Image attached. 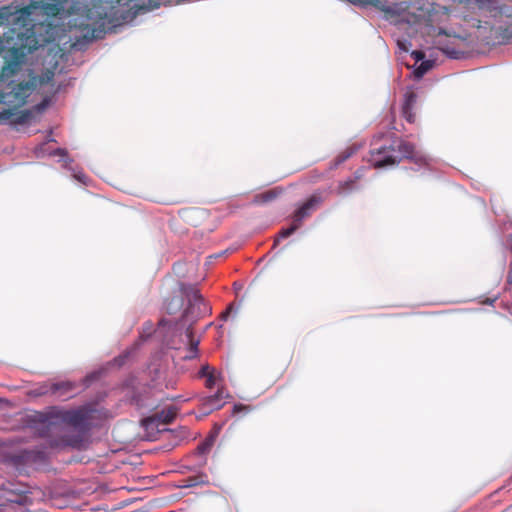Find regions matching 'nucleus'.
<instances>
[{"mask_svg":"<svg viewBox=\"0 0 512 512\" xmlns=\"http://www.w3.org/2000/svg\"><path fill=\"white\" fill-rule=\"evenodd\" d=\"M178 4L177 0H91L87 3L68 0H49L32 2L29 15L19 23L16 42L4 56L0 71V81L16 75L26 61V56L39 47L55 40L56 27L51 22H35L32 16L39 11L48 17H55L67 11L69 31H75L76 41L72 48L81 49L86 43L101 39L105 33L124 23L131 22L141 12L166 4Z\"/></svg>","mask_w":512,"mask_h":512,"instance_id":"nucleus-1","label":"nucleus"},{"mask_svg":"<svg viewBox=\"0 0 512 512\" xmlns=\"http://www.w3.org/2000/svg\"><path fill=\"white\" fill-rule=\"evenodd\" d=\"M354 154V149L352 147H349L342 151L336 158H335V164L339 165L343 162H345L347 159H349Z\"/></svg>","mask_w":512,"mask_h":512,"instance_id":"nucleus-20","label":"nucleus"},{"mask_svg":"<svg viewBox=\"0 0 512 512\" xmlns=\"http://www.w3.org/2000/svg\"><path fill=\"white\" fill-rule=\"evenodd\" d=\"M179 201L178 200H171V201H166L165 203L166 204H173V203H178Z\"/></svg>","mask_w":512,"mask_h":512,"instance_id":"nucleus-31","label":"nucleus"},{"mask_svg":"<svg viewBox=\"0 0 512 512\" xmlns=\"http://www.w3.org/2000/svg\"><path fill=\"white\" fill-rule=\"evenodd\" d=\"M183 306V299L180 296H173L166 302L165 310L172 315L177 313Z\"/></svg>","mask_w":512,"mask_h":512,"instance_id":"nucleus-16","label":"nucleus"},{"mask_svg":"<svg viewBox=\"0 0 512 512\" xmlns=\"http://www.w3.org/2000/svg\"><path fill=\"white\" fill-rule=\"evenodd\" d=\"M506 281L509 285H512V262L510 263V266H509Z\"/></svg>","mask_w":512,"mask_h":512,"instance_id":"nucleus-27","label":"nucleus"},{"mask_svg":"<svg viewBox=\"0 0 512 512\" xmlns=\"http://www.w3.org/2000/svg\"><path fill=\"white\" fill-rule=\"evenodd\" d=\"M75 385L69 381L53 383L50 386V392L60 397H70L69 394L74 390Z\"/></svg>","mask_w":512,"mask_h":512,"instance_id":"nucleus-14","label":"nucleus"},{"mask_svg":"<svg viewBox=\"0 0 512 512\" xmlns=\"http://www.w3.org/2000/svg\"><path fill=\"white\" fill-rule=\"evenodd\" d=\"M216 383V376L214 373H209V375L206 376V382L205 386L209 389H212Z\"/></svg>","mask_w":512,"mask_h":512,"instance_id":"nucleus-24","label":"nucleus"},{"mask_svg":"<svg viewBox=\"0 0 512 512\" xmlns=\"http://www.w3.org/2000/svg\"><path fill=\"white\" fill-rule=\"evenodd\" d=\"M180 292L188 301V305L179 322V325L186 329V335L190 341L189 353L184 358L192 359L196 357L198 341H194L191 327L199 318L210 314L211 308L205 302L196 286L182 283L180 285Z\"/></svg>","mask_w":512,"mask_h":512,"instance_id":"nucleus-4","label":"nucleus"},{"mask_svg":"<svg viewBox=\"0 0 512 512\" xmlns=\"http://www.w3.org/2000/svg\"><path fill=\"white\" fill-rule=\"evenodd\" d=\"M323 202L320 194L311 195L293 214V221L301 227L304 219L309 217L311 213Z\"/></svg>","mask_w":512,"mask_h":512,"instance_id":"nucleus-9","label":"nucleus"},{"mask_svg":"<svg viewBox=\"0 0 512 512\" xmlns=\"http://www.w3.org/2000/svg\"><path fill=\"white\" fill-rule=\"evenodd\" d=\"M209 373H214V370H210L209 365L202 366V368L199 372L201 377H206L207 375H209Z\"/></svg>","mask_w":512,"mask_h":512,"instance_id":"nucleus-26","label":"nucleus"},{"mask_svg":"<svg viewBox=\"0 0 512 512\" xmlns=\"http://www.w3.org/2000/svg\"><path fill=\"white\" fill-rule=\"evenodd\" d=\"M208 483H209L208 476L206 474L200 473V474L189 476V477H186L185 479H183L181 487L190 488V487H195V486L204 485V484H208Z\"/></svg>","mask_w":512,"mask_h":512,"instance_id":"nucleus-15","label":"nucleus"},{"mask_svg":"<svg viewBox=\"0 0 512 512\" xmlns=\"http://www.w3.org/2000/svg\"><path fill=\"white\" fill-rule=\"evenodd\" d=\"M511 251H512V245H511Z\"/></svg>","mask_w":512,"mask_h":512,"instance_id":"nucleus-33","label":"nucleus"},{"mask_svg":"<svg viewBox=\"0 0 512 512\" xmlns=\"http://www.w3.org/2000/svg\"><path fill=\"white\" fill-rule=\"evenodd\" d=\"M5 47L2 37H0V55L3 53Z\"/></svg>","mask_w":512,"mask_h":512,"instance_id":"nucleus-30","label":"nucleus"},{"mask_svg":"<svg viewBox=\"0 0 512 512\" xmlns=\"http://www.w3.org/2000/svg\"><path fill=\"white\" fill-rule=\"evenodd\" d=\"M496 38L500 43L512 42V26L500 27L497 31Z\"/></svg>","mask_w":512,"mask_h":512,"instance_id":"nucleus-18","label":"nucleus"},{"mask_svg":"<svg viewBox=\"0 0 512 512\" xmlns=\"http://www.w3.org/2000/svg\"><path fill=\"white\" fill-rule=\"evenodd\" d=\"M31 86L28 82H20L12 91L9 93H0V104L8 103L14 106V110L17 107H21L26 103V98L29 96Z\"/></svg>","mask_w":512,"mask_h":512,"instance_id":"nucleus-7","label":"nucleus"},{"mask_svg":"<svg viewBox=\"0 0 512 512\" xmlns=\"http://www.w3.org/2000/svg\"><path fill=\"white\" fill-rule=\"evenodd\" d=\"M454 2L467 7L474 5L481 13L492 18L506 13V7L500 0H454Z\"/></svg>","mask_w":512,"mask_h":512,"instance_id":"nucleus-6","label":"nucleus"},{"mask_svg":"<svg viewBox=\"0 0 512 512\" xmlns=\"http://www.w3.org/2000/svg\"><path fill=\"white\" fill-rule=\"evenodd\" d=\"M200 410L208 415L213 411L221 409L225 404V395L223 389H218V391L211 396H206L201 398Z\"/></svg>","mask_w":512,"mask_h":512,"instance_id":"nucleus-11","label":"nucleus"},{"mask_svg":"<svg viewBox=\"0 0 512 512\" xmlns=\"http://www.w3.org/2000/svg\"><path fill=\"white\" fill-rule=\"evenodd\" d=\"M14 116V109L8 108L0 112V123L10 120Z\"/></svg>","mask_w":512,"mask_h":512,"instance_id":"nucleus-22","label":"nucleus"},{"mask_svg":"<svg viewBox=\"0 0 512 512\" xmlns=\"http://www.w3.org/2000/svg\"><path fill=\"white\" fill-rule=\"evenodd\" d=\"M416 101H417L416 93H414L413 91L407 92L405 94V100H404L402 108L414 109Z\"/></svg>","mask_w":512,"mask_h":512,"instance_id":"nucleus-19","label":"nucleus"},{"mask_svg":"<svg viewBox=\"0 0 512 512\" xmlns=\"http://www.w3.org/2000/svg\"><path fill=\"white\" fill-rule=\"evenodd\" d=\"M230 309H231V306L228 308V310H227V311H225V313H224V317L229 313V310H230Z\"/></svg>","mask_w":512,"mask_h":512,"instance_id":"nucleus-32","label":"nucleus"},{"mask_svg":"<svg viewBox=\"0 0 512 512\" xmlns=\"http://www.w3.org/2000/svg\"><path fill=\"white\" fill-rule=\"evenodd\" d=\"M31 86L28 82H20L12 91L9 93H0V104L8 103L14 106V110L17 107H21L26 103V98L29 96Z\"/></svg>","mask_w":512,"mask_h":512,"instance_id":"nucleus-8","label":"nucleus"},{"mask_svg":"<svg viewBox=\"0 0 512 512\" xmlns=\"http://www.w3.org/2000/svg\"><path fill=\"white\" fill-rule=\"evenodd\" d=\"M276 196H277V193L274 190H269V191L259 194L257 196V201L263 202V203L270 202L273 199H275Z\"/></svg>","mask_w":512,"mask_h":512,"instance_id":"nucleus-21","label":"nucleus"},{"mask_svg":"<svg viewBox=\"0 0 512 512\" xmlns=\"http://www.w3.org/2000/svg\"><path fill=\"white\" fill-rule=\"evenodd\" d=\"M361 177L362 175L360 171H356L352 177L340 181L337 185L336 193L338 195L344 196L358 190L360 188L359 181Z\"/></svg>","mask_w":512,"mask_h":512,"instance_id":"nucleus-12","label":"nucleus"},{"mask_svg":"<svg viewBox=\"0 0 512 512\" xmlns=\"http://www.w3.org/2000/svg\"><path fill=\"white\" fill-rule=\"evenodd\" d=\"M180 216L187 224L193 227L202 226L209 218L207 210L199 207L185 208L180 211Z\"/></svg>","mask_w":512,"mask_h":512,"instance_id":"nucleus-10","label":"nucleus"},{"mask_svg":"<svg viewBox=\"0 0 512 512\" xmlns=\"http://www.w3.org/2000/svg\"><path fill=\"white\" fill-rule=\"evenodd\" d=\"M430 67V65L428 64V62H423L417 69H416V75L417 76H422L423 74H425L428 70V68Z\"/></svg>","mask_w":512,"mask_h":512,"instance_id":"nucleus-25","label":"nucleus"},{"mask_svg":"<svg viewBox=\"0 0 512 512\" xmlns=\"http://www.w3.org/2000/svg\"><path fill=\"white\" fill-rule=\"evenodd\" d=\"M402 115L403 117L409 122L414 123L416 119V115L413 112V109L409 108H402Z\"/></svg>","mask_w":512,"mask_h":512,"instance_id":"nucleus-23","label":"nucleus"},{"mask_svg":"<svg viewBox=\"0 0 512 512\" xmlns=\"http://www.w3.org/2000/svg\"><path fill=\"white\" fill-rule=\"evenodd\" d=\"M412 55L415 57L416 60H421L424 57V54L421 51H413Z\"/></svg>","mask_w":512,"mask_h":512,"instance_id":"nucleus-28","label":"nucleus"},{"mask_svg":"<svg viewBox=\"0 0 512 512\" xmlns=\"http://www.w3.org/2000/svg\"><path fill=\"white\" fill-rule=\"evenodd\" d=\"M30 7H22L20 9L7 5L0 7V26L10 25L11 31L17 35L19 31V23H23L29 15Z\"/></svg>","mask_w":512,"mask_h":512,"instance_id":"nucleus-5","label":"nucleus"},{"mask_svg":"<svg viewBox=\"0 0 512 512\" xmlns=\"http://www.w3.org/2000/svg\"><path fill=\"white\" fill-rule=\"evenodd\" d=\"M91 410L80 407L74 410H58L47 416L42 421V436L49 439V445L53 448L73 447L80 448L83 438L80 435H70V427L85 431L89 428Z\"/></svg>","mask_w":512,"mask_h":512,"instance_id":"nucleus-2","label":"nucleus"},{"mask_svg":"<svg viewBox=\"0 0 512 512\" xmlns=\"http://www.w3.org/2000/svg\"><path fill=\"white\" fill-rule=\"evenodd\" d=\"M300 227L292 220V224L288 228H282L277 237L274 240L273 247L277 246L281 239L288 238L291 236L296 230H298Z\"/></svg>","mask_w":512,"mask_h":512,"instance_id":"nucleus-17","label":"nucleus"},{"mask_svg":"<svg viewBox=\"0 0 512 512\" xmlns=\"http://www.w3.org/2000/svg\"><path fill=\"white\" fill-rule=\"evenodd\" d=\"M403 159L411 160L420 166L427 164L426 156L408 141L385 139L381 143L375 141L371 145L369 162L375 168L394 166Z\"/></svg>","mask_w":512,"mask_h":512,"instance_id":"nucleus-3","label":"nucleus"},{"mask_svg":"<svg viewBox=\"0 0 512 512\" xmlns=\"http://www.w3.org/2000/svg\"><path fill=\"white\" fill-rule=\"evenodd\" d=\"M178 413V409L174 406H169L160 412H157L153 417H150L145 420V423H153L158 422L164 425L170 424L174 421L176 415Z\"/></svg>","mask_w":512,"mask_h":512,"instance_id":"nucleus-13","label":"nucleus"},{"mask_svg":"<svg viewBox=\"0 0 512 512\" xmlns=\"http://www.w3.org/2000/svg\"><path fill=\"white\" fill-rule=\"evenodd\" d=\"M246 409H247V407L244 405H241V404L234 406V412H238V411L246 410Z\"/></svg>","mask_w":512,"mask_h":512,"instance_id":"nucleus-29","label":"nucleus"}]
</instances>
